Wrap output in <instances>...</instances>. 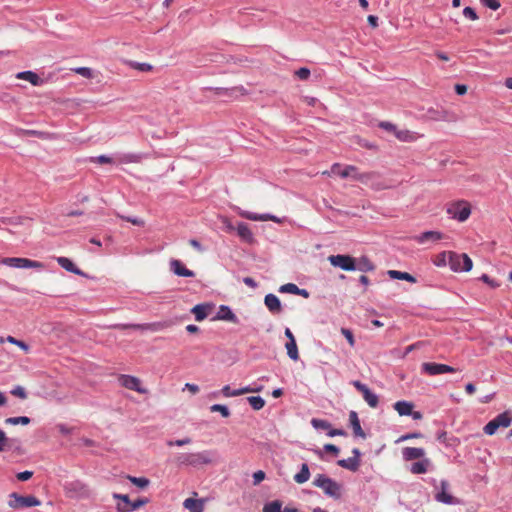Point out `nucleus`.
Wrapping results in <instances>:
<instances>
[{
  "label": "nucleus",
  "mask_w": 512,
  "mask_h": 512,
  "mask_svg": "<svg viewBox=\"0 0 512 512\" xmlns=\"http://www.w3.org/2000/svg\"><path fill=\"white\" fill-rule=\"evenodd\" d=\"M285 348L287 350V355L289 356L290 359H292L294 361L299 359V353H298L296 340L288 341L285 345Z\"/></svg>",
  "instance_id": "f704fd0d"
},
{
  "label": "nucleus",
  "mask_w": 512,
  "mask_h": 512,
  "mask_svg": "<svg viewBox=\"0 0 512 512\" xmlns=\"http://www.w3.org/2000/svg\"><path fill=\"white\" fill-rule=\"evenodd\" d=\"M120 384L130 390L137 391L139 393H145L146 390L141 387V382L137 377L131 375H121L119 377Z\"/></svg>",
  "instance_id": "2eb2a0df"
},
{
  "label": "nucleus",
  "mask_w": 512,
  "mask_h": 512,
  "mask_svg": "<svg viewBox=\"0 0 512 512\" xmlns=\"http://www.w3.org/2000/svg\"><path fill=\"white\" fill-rule=\"evenodd\" d=\"M396 138L402 142H413L417 139L416 134L407 129L404 130H395Z\"/></svg>",
  "instance_id": "2f4dec72"
},
{
  "label": "nucleus",
  "mask_w": 512,
  "mask_h": 512,
  "mask_svg": "<svg viewBox=\"0 0 512 512\" xmlns=\"http://www.w3.org/2000/svg\"><path fill=\"white\" fill-rule=\"evenodd\" d=\"M512 424V416L508 411L497 415L493 420L489 421L483 428L487 435H494L499 428H507Z\"/></svg>",
  "instance_id": "20e7f679"
},
{
  "label": "nucleus",
  "mask_w": 512,
  "mask_h": 512,
  "mask_svg": "<svg viewBox=\"0 0 512 512\" xmlns=\"http://www.w3.org/2000/svg\"><path fill=\"white\" fill-rule=\"evenodd\" d=\"M431 466V461L428 458H422L420 461L415 462L410 467V472L413 474H424Z\"/></svg>",
  "instance_id": "b1692460"
},
{
  "label": "nucleus",
  "mask_w": 512,
  "mask_h": 512,
  "mask_svg": "<svg viewBox=\"0 0 512 512\" xmlns=\"http://www.w3.org/2000/svg\"><path fill=\"white\" fill-rule=\"evenodd\" d=\"M247 401L256 411L261 410L265 406V400L261 396H250L247 398Z\"/></svg>",
  "instance_id": "e433bc0d"
},
{
  "label": "nucleus",
  "mask_w": 512,
  "mask_h": 512,
  "mask_svg": "<svg viewBox=\"0 0 512 512\" xmlns=\"http://www.w3.org/2000/svg\"><path fill=\"white\" fill-rule=\"evenodd\" d=\"M376 176L377 174L374 172L359 173L357 171L356 174H353V179L360 181L363 184H369Z\"/></svg>",
  "instance_id": "c9c22d12"
},
{
  "label": "nucleus",
  "mask_w": 512,
  "mask_h": 512,
  "mask_svg": "<svg viewBox=\"0 0 512 512\" xmlns=\"http://www.w3.org/2000/svg\"><path fill=\"white\" fill-rule=\"evenodd\" d=\"M337 464L345 469H348L350 471H357L360 466V460H357L356 458L349 457L347 459H341L337 461Z\"/></svg>",
  "instance_id": "c85d7f7f"
},
{
  "label": "nucleus",
  "mask_w": 512,
  "mask_h": 512,
  "mask_svg": "<svg viewBox=\"0 0 512 512\" xmlns=\"http://www.w3.org/2000/svg\"><path fill=\"white\" fill-rule=\"evenodd\" d=\"M236 230H237L238 236L243 241H246L248 243L253 242V240H254L253 233H252V231L250 230L249 226L246 223H244V222L238 223Z\"/></svg>",
  "instance_id": "5701e85b"
},
{
  "label": "nucleus",
  "mask_w": 512,
  "mask_h": 512,
  "mask_svg": "<svg viewBox=\"0 0 512 512\" xmlns=\"http://www.w3.org/2000/svg\"><path fill=\"white\" fill-rule=\"evenodd\" d=\"M443 233L439 231H425L419 235H415L413 240L418 244H427V243H436L437 241L443 239Z\"/></svg>",
  "instance_id": "4468645a"
},
{
  "label": "nucleus",
  "mask_w": 512,
  "mask_h": 512,
  "mask_svg": "<svg viewBox=\"0 0 512 512\" xmlns=\"http://www.w3.org/2000/svg\"><path fill=\"white\" fill-rule=\"evenodd\" d=\"M296 76L300 80H307L310 76V70L308 68H300L295 72Z\"/></svg>",
  "instance_id": "6e6d98bb"
},
{
  "label": "nucleus",
  "mask_w": 512,
  "mask_h": 512,
  "mask_svg": "<svg viewBox=\"0 0 512 512\" xmlns=\"http://www.w3.org/2000/svg\"><path fill=\"white\" fill-rule=\"evenodd\" d=\"M349 421H350V425H351V427L353 429L354 435L357 436V437L365 438L366 435H365L364 431L361 428L360 420H359L358 415H357V413L355 411H351L350 412V414H349Z\"/></svg>",
  "instance_id": "393cba45"
},
{
  "label": "nucleus",
  "mask_w": 512,
  "mask_h": 512,
  "mask_svg": "<svg viewBox=\"0 0 512 512\" xmlns=\"http://www.w3.org/2000/svg\"><path fill=\"white\" fill-rule=\"evenodd\" d=\"M264 303L267 309L273 314H278L282 310L280 299L272 293L265 296Z\"/></svg>",
  "instance_id": "a211bd4d"
},
{
  "label": "nucleus",
  "mask_w": 512,
  "mask_h": 512,
  "mask_svg": "<svg viewBox=\"0 0 512 512\" xmlns=\"http://www.w3.org/2000/svg\"><path fill=\"white\" fill-rule=\"evenodd\" d=\"M310 476L311 473L308 465L303 463L301 465L300 471L294 475L293 479L297 484H304L310 479Z\"/></svg>",
  "instance_id": "bb28decb"
},
{
  "label": "nucleus",
  "mask_w": 512,
  "mask_h": 512,
  "mask_svg": "<svg viewBox=\"0 0 512 512\" xmlns=\"http://www.w3.org/2000/svg\"><path fill=\"white\" fill-rule=\"evenodd\" d=\"M31 422L27 416L9 417L5 419V423L8 425H28Z\"/></svg>",
  "instance_id": "4c0bfd02"
},
{
  "label": "nucleus",
  "mask_w": 512,
  "mask_h": 512,
  "mask_svg": "<svg viewBox=\"0 0 512 512\" xmlns=\"http://www.w3.org/2000/svg\"><path fill=\"white\" fill-rule=\"evenodd\" d=\"M210 410L211 412H219L225 418L230 416L228 407L222 404H214L210 407Z\"/></svg>",
  "instance_id": "79ce46f5"
},
{
  "label": "nucleus",
  "mask_w": 512,
  "mask_h": 512,
  "mask_svg": "<svg viewBox=\"0 0 512 512\" xmlns=\"http://www.w3.org/2000/svg\"><path fill=\"white\" fill-rule=\"evenodd\" d=\"M330 264L344 271H354L357 269L355 259L349 255H331L328 257Z\"/></svg>",
  "instance_id": "0eeeda50"
},
{
  "label": "nucleus",
  "mask_w": 512,
  "mask_h": 512,
  "mask_svg": "<svg viewBox=\"0 0 512 512\" xmlns=\"http://www.w3.org/2000/svg\"><path fill=\"white\" fill-rule=\"evenodd\" d=\"M422 371L428 375L435 376L445 373H453L455 368L446 364H439L434 362H425L421 366Z\"/></svg>",
  "instance_id": "1a4fd4ad"
},
{
  "label": "nucleus",
  "mask_w": 512,
  "mask_h": 512,
  "mask_svg": "<svg viewBox=\"0 0 512 512\" xmlns=\"http://www.w3.org/2000/svg\"><path fill=\"white\" fill-rule=\"evenodd\" d=\"M357 266V269L361 270V271H371L374 269V266L373 264L365 257L361 258L358 265Z\"/></svg>",
  "instance_id": "37998d69"
},
{
  "label": "nucleus",
  "mask_w": 512,
  "mask_h": 512,
  "mask_svg": "<svg viewBox=\"0 0 512 512\" xmlns=\"http://www.w3.org/2000/svg\"><path fill=\"white\" fill-rule=\"evenodd\" d=\"M413 404L408 401H398L394 404V409L400 416H409L412 414Z\"/></svg>",
  "instance_id": "cd10ccee"
},
{
  "label": "nucleus",
  "mask_w": 512,
  "mask_h": 512,
  "mask_svg": "<svg viewBox=\"0 0 512 512\" xmlns=\"http://www.w3.org/2000/svg\"><path fill=\"white\" fill-rule=\"evenodd\" d=\"M191 442H192V440L189 437H186V438L178 439V440H169V441H167V445L180 447V446L190 444Z\"/></svg>",
  "instance_id": "09e8293b"
},
{
  "label": "nucleus",
  "mask_w": 512,
  "mask_h": 512,
  "mask_svg": "<svg viewBox=\"0 0 512 512\" xmlns=\"http://www.w3.org/2000/svg\"><path fill=\"white\" fill-rule=\"evenodd\" d=\"M73 71L79 75H81L84 78H92L93 77V70L89 67H77L74 68Z\"/></svg>",
  "instance_id": "a18cd8bd"
},
{
  "label": "nucleus",
  "mask_w": 512,
  "mask_h": 512,
  "mask_svg": "<svg viewBox=\"0 0 512 512\" xmlns=\"http://www.w3.org/2000/svg\"><path fill=\"white\" fill-rule=\"evenodd\" d=\"M279 291L281 293L295 294L296 292H298V286L296 284H294V283H287V284L282 285L279 288Z\"/></svg>",
  "instance_id": "de8ad7c7"
},
{
  "label": "nucleus",
  "mask_w": 512,
  "mask_h": 512,
  "mask_svg": "<svg viewBox=\"0 0 512 512\" xmlns=\"http://www.w3.org/2000/svg\"><path fill=\"white\" fill-rule=\"evenodd\" d=\"M388 275L392 279L405 280L411 283L416 282V278L408 272H402L398 270H389Z\"/></svg>",
  "instance_id": "7c9ffc66"
},
{
  "label": "nucleus",
  "mask_w": 512,
  "mask_h": 512,
  "mask_svg": "<svg viewBox=\"0 0 512 512\" xmlns=\"http://www.w3.org/2000/svg\"><path fill=\"white\" fill-rule=\"evenodd\" d=\"M480 280L491 286L492 288L499 287V283L493 279H491L487 274H483L480 277Z\"/></svg>",
  "instance_id": "680f3d73"
},
{
  "label": "nucleus",
  "mask_w": 512,
  "mask_h": 512,
  "mask_svg": "<svg viewBox=\"0 0 512 512\" xmlns=\"http://www.w3.org/2000/svg\"><path fill=\"white\" fill-rule=\"evenodd\" d=\"M139 158H140L139 155L130 153V154L123 155V157L121 158V161L125 162V163H134V162H138Z\"/></svg>",
  "instance_id": "bf43d9fd"
},
{
  "label": "nucleus",
  "mask_w": 512,
  "mask_h": 512,
  "mask_svg": "<svg viewBox=\"0 0 512 512\" xmlns=\"http://www.w3.org/2000/svg\"><path fill=\"white\" fill-rule=\"evenodd\" d=\"M133 66L139 70V71H142V72H148V71H151L152 70V66L148 63H139V62H136L133 64Z\"/></svg>",
  "instance_id": "69168bd1"
},
{
  "label": "nucleus",
  "mask_w": 512,
  "mask_h": 512,
  "mask_svg": "<svg viewBox=\"0 0 512 512\" xmlns=\"http://www.w3.org/2000/svg\"><path fill=\"white\" fill-rule=\"evenodd\" d=\"M7 342L11 343V344H14L16 346H18L19 348H21L23 351L25 352H28L29 351V346L21 341V340H18L12 336H8L6 339H5Z\"/></svg>",
  "instance_id": "49530a36"
},
{
  "label": "nucleus",
  "mask_w": 512,
  "mask_h": 512,
  "mask_svg": "<svg viewBox=\"0 0 512 512\" xmlns=\"http://www.w3.org/2000/svg\"><path fill=\"white\" fill-rule=\"evenodd\" d=\"M353 386L359 391L362 393V396L364 398V400L367 402V404L372 407V408H375L377 407L378 403H379V398L378 396L372 392L368 387L367 385L363 384L362 382L358 381V380H355L352 382Z\"/></svg>",
  "instance_id": "f8f14e48"
},
{
  "label": "nucleus",
  "mask_w": 512,
  "mask_h": 512,
  "mask_svg": "<svg viewBox=\"0 0 512 512\" xmlns=\"http://www.w3.org/2000/svg\"><path fill=\"white\" fill-rule=\"evenodd\" d=\"M447 214L452 218L459 222L466 221L470 214H471V208L468 202L464 200H459L450 203L447 206Z\"/></svg>",
  "instance_id": "f03ea898"
},
{
  "label": "nucleus",
  "mask_w": 512,
  "mask_h": 512,
  "mask_svg": "<svg viewBox=\"0 0 512 512\" xmlns=\"http://www.w3.org/2000/svg\"><path fill=\"white\" fill-rule=\"evenodd\" d=\"M237 213L239 216H241L245 219L251 220V221H273L276 223H282L281 218H279L275 215L269 214V213L257 214V213L249 212L246 210H242L240 208H238Z\"/></svg>",
  "instance_id": "ddd939ff"
},
{
  "label": "nucleus",
  "mask_w": 512,
  "mask_h": 512,
  "mask_svg": "<svg viewBox=\"0 0 512 512\" xmlns=\"http://www.w3.org/2000/svg\"><path fill=\"white\" fill-rule=\"evenodd\" d=\"M357 168L352 165L342 167L339 163H335L331 167V173L340 176L341 178H352L356 174Z\"/></svg>",
  "instance_id": "dca6fc26"
},
{
  "label": "nucleus",
  "mask_w": 512,
  "mask_h": 512,
  "mask_svg": "<svg viewBox=\"0 0 512 512\" xmlns=\"http://www.w3.org/2000/svg\"><path fill=\"white\" fill-rule=\"evenodd\" d=\"M221 393L225 397H236V396H238L237 389L232 390L229 385H225L222 388Z\"/></svg>",
  "instance_id": "052dcab7"
},
{
  "label": "nucleus",
  "mask_w": 512,
  "mask_h": 512,
  "mask_svg": "<svg viewBox=\"0 0 512 512\" xmlns=\"http://www.w3.org/2000/svg\"><path fill=\"white\" fill-rule=\"evenodd\" d=\"M57 263L66 271L71 272L73 274L84 276L83 271H81L79 268L75 266V264L67 257H57L56 258Z\"/></svg>",
  "instance_id": "aec40b11"
},
{
  "label": "nucleus",
  "mask_w": 512,
  "mask_h": 512,
  "mask_svg": "<svg viewBox=\"0 0 512 512\" xmlns=\"http://www.w3.org/2000/svg\"><path fill=\"white\" fill-rule=\"evenodd\" d=\"M0 264L11 267V268H21V269H43L44 264L39 261L31 260L28 258L21 257H6L0 260Z\"/></svg>",
  "instance_id": "7ed1b4c3"
},
{
  "label": "nucleus",
  "mask_w": 512,
  "mask_h": 512,
  "mask_svg": "<svg viewBox=\"0 0 512 512\" xmlns=\"http://www.w3.org/2000/svg\"><path fill=\"white\" fill-rule=\"evenodd\" d=\"M482 5L490 8L491 10H497L500 7L499 0H479Z\"/></svg>",
  "instance_id": "8fccbe9b"
},
{
  "label": "nucleus",
  "mask_w": 512,
  "mask_h": 512,
  "mask_svg": "<svg viewBox=\"0 0 512 512\" xmlns=\"http://www.w3.org/2000/svg\"><path fill=\"white\" fill-rule=\"evenodd\" d=\"M92 161L97 162L99 164H108L112 163V158L106 155H100L95 158H92Z\"/></svg>",
  "instance_id": "0e129e2a"
},
{
  "label": "nucleus",
  "mask_w": 512,
  "mask_h": 512,
  "mask_svg": "<svg viewBox=\"0 0 512 512\" xmlns=\"http://www.w3.org/2000/svg\"><path fill=\"white\" fill-rule=\"evenodd\" d=\"M463 15L470 20L478 19V16H477L475 10L471 7H465L463 10Z\"/></svg>",
  "instance_id": "4d7b16f0"
},
{
  "label": "nucleus",
  "mask_w": 512,
  "mask_h": 512,
  "mask_svg": "<svg viewBox=\"0 0 512 512\" xmlns=\"http://www.w3.org/2000/svg\"><path fill=\"white\" fill-rule=\"evenodd\" d=\"M402 456L405 461L422 459L425 456V450L418 447H405L402 450Z\"/></svg>",
  "instance_id": "f3484780"
},
{
  "label": "nucleus",
  "mask_w": 512,
  "mask_h": 512,
  "mask_svg": "<svg viewBox=\"0 0 512 512\" xmlns=\"http://www.w3.org/2000/svg\"><path fill=\"white\" fill-rule=\"evenodd\" d=\"M16 78L17 79H21V80H26L28 82H30L32 85L34 86H39L42 84V80L40 79V77L32 72V71H22V72H19L16 74Z\"/></svg>",
  "instance_id": "a878e982"
},
{
  "label": "nucleus",
  "mask_w": 512,
  "mask_h": 512,
  "mask_svg": "<svg viewBox=\"0 0 512 512\" xmlns=\"http://www.w3.org/2000/svg\"><path fill=\"white\" fill-rule=\"evenodd\" d=\"M183 506L190 512H203L204 501L202 499L187 498L184 500Z\"/></svg>",
  "instance_id": "4be33fe9"
},
{
  "label": "nucleus",
  "mask_w": 512,
  "mask_h": 512,
  "mask_svg": "<svg viewBox=\"0 0 512 512\" xmlns=\"http://www.w3.org/2000/svg\"><path fill=\"white\" fill-rule=\"evenodd\" d=\"M14 441V439L8 438L5 432L0 429V452L11 450Z\"/></svg>",
  "instance_id": "473e14b6"
},
{
  "label": "nucleus",
  "mask_w": 512,
  "mask_h": 512,
  "mask_svg": "<svg viewBox=\"0 0 512 512\" xmlns=\"http://www.w3.org/2000/svg\"><path fill=\"white\" fill-rule=\"evenodd\" d=\"M452 253V251H443L437 254L433 259L434 265L437 267H445L447 265L449 266L450 256Z\"/></svg>",
  "instance_id": "c756f323"
},
{
  "label": "nucleus",
  "mask_w": 512,
  "mask_h": 512,
  "mask_svg": "<svg viewBox=\"0 0 512 512\" xmlns=\"http://www.w3.org/2000/svg\"><path fill=\"white\" fill-rule=\"evenodd\" d=\"M379 127L386 130V131H389V132H392L393 134H395V130H397V127L392 124L391 122H388V121H382L379 123Z\"/></svg>",
  "instance_id": "13d9d810"
},
{
  "label": "nucleus",
  "mask_w": 512,
  "mask_h": 512,
  "mask_svg": "<svg viewBox=\"0 0 512 512\" xmlns=\"http://www.w3.org/2000/svg\"><path fill=\"white\" fill-rule=\"evenodd\" d=\"M313 485L322 489L326 496L335 500L342 497L343 486L325 474H317L313 480Z\"/></svg>",
  "instance_id": "f257e3e1"
},
{
  "label": "nucleus",
  "mask_w": 512,
  "mask_h": 512,
  "mask_svg": "<svg viewBox=\"0 0 512 512\" xmlns=\"http://www.w3.org/2000/svg\"><path fill=\"white\" fill-rule=\"evenodd\" d=\"M147 503V499H137L136 501H132V504L127 509H121L124 512H133L140 507L144 506Z\"/></svg>",
  "instance_id": "c03bdc74"
},
{
  "label": "nucleus",
  "mask_w": 512,
  "mask_h": 512,
  "mask_svg": "<svg viewBox=\"0 0 512 512\" xmlns=\"http://www.w3.org/2000/svg\"><path fill=\"white\" fill-rule=\"evenodd\" d=\"M191 453H181L177 456V461L180 465L190 466Z\"/></svg>",
  "instance_id": "603ef678"
},
{
  "label": "nucleus",
  "mask_w": 512,
  "mask_h": 512,
  "mask_svg": "<svg viewBox=\"0 0 512 512\" xmlns=\"http://www.w3.org/2000/svg\"><path fill=\"white\" fill-rule=\"evenodd\" d=\"M341 333L347 339L350 346L353 347L355 345L353 333L349 329H346V328H342Z\"/></svg>",
  "instance_id": "5fc2aeb1"
},
{
  "label": "nucleus",
  "mask_w": 512,
  "mask_h": 512,
  "mask_svg": "<svg viewBox=\"0 0 512 512\" xmlns=\"http://www.w3.org/2000/svg\"><path fill=\"white\" fill-rule=\"evenodd\" d=\"M449 267L453 272H469L473 267V262L467 254L453 252L450 256Z\"/></svg>",
  "instance_id": "39448f33"
},
{
  "label": "nucleus",
  "mask_w": 512,
  "mask_h": 512,
  "mask_svg": "<svg viewBox=\"0 0 512 512\" xmlns=\"http://www.w3.org/2000/svg\"><path fill=\"white\" fill-rule=\"evenodd\" d=\"M128 479L131 483H133L139 488H146L150 483L149 479L145 477L128 476Z\"/></svg>",
  "instance_id": "ea45409f"
},
{
  "label": "nucleus",
  "mask_w": 512,
  "mask_h": 512,
  "mask_svg": "<svg viewBox=\"0 0 512 512\" xmlns=\"http://www.w3.org/2000/svg\"><path fill=\"white\" fill-rule=\"evenodd\" d=\"M64 489L71 498H88L90 496L89 488L80 480L66 482Z\"/></svg>",
  "instance_id": "423d86ee"
},
{
  "label": "nucleus",
  "mask_w": 512,
  "mask_h": 512,
  "mask_svg": "<svg viewBox=\"0 0 512 512\" xmlns=\"http://www.w3.org/2000/svg\"><path fill=\"white\" fill-rule=\"evenodd\" d=\"M258 392H261V388H252L251 385L237 389L238 396L244 395L247 393H258Z\"/></svg>",
  "instance_id": "3c124183"
},
{
  "label": "nucleus",
  "mask_w": 512,
  "mask_h": 512,
  "mask_svg": "<svg viewBox=\"0 0 512 512\" xmlns=\"http://www.w3.org/2000/svg\"><path fill=\"white\" fill-rule=\"evenodd\" d=\"M11 394L21 399H25L27 397L26 391L22 386L14 387L11 391Z\"/></svg>",
  "instance_id": "864d4df0"
},
{
  "label": "nucleus",
  "mask_w": 512,
  "mask_h": 512,
  "mask_svg": "<svg viewBox=\"0 0 512 512\" xmlns=\"http://www.w3.org/2000/svg\"><path fill=\"white\" fill-rule=\"evenodd\" d=\"M216 319L238 323V318L235 313L226 305H221L216 315Z\"/></svg>",
  "instance_id": "412c9836"
},
{
  "label": "nucleus",
  "mask_w": 512,
  "mask_h": 512,
  "mask_svg": "<svg viewBox=\"0 0 512 512\" xmlns=\"http://www.w3.org/2000/svg\"><path fill=\"white\" fill-rule=\"evenodd\" d=\"M263 512H282V502L273 500L263 506Z\"/></svg>",
  "instance_id": "58836bf2"
},
{
  "label": "nucleus",
  "mask_w": 512,
  "mask_h": 512,
  "mask_svg": "<svg viewBox=\"0 0 512 512\" xmlns=\"http://www.w3.org/2000/svg\"><path fill=\"white\" fill-rule=\"evenodd\" d=\"M323 450L326 452L333 453L335 456H337L340 452L339 448L333 444H325L323 446Z\"/></svg>",
  "instance_id": "338daca9"
},
{
  "label": "nucleus",
  "mask_w": 512,
  "mask_h": 512,
  "mask_svg": "<svg viewBox=\"0 0 512 512\" xmlns=\"http://www.w3.org/2000/svg\"><path fill=\"white\" fill-rule=\"evenodd\" d=\"M311 424L315 429L327 430V432L329 431L331 426V424L328 421L317 418H313L311 420Z\"/></svg>",
  "instance_id": "a19ab883"
},
{
  "label": "nucleus",
  "mask_w": 512,
  "mask_h": 512,
  "mask_svg": "<svg viewBox=\"0 0 512 512\" xmlns=\"http://www.w3.org/2000/svg\"><path fill=\"white\" fill-rule=\"evenodd\" d=\"M265 479V473L262 470H258L253 473V483L254 485L259 484Z\"/></svg>",
  "instance_id": "e2e57ef3"
},
{
  "label": "nucleus",
  "mask_w": 512,
  "mask_h": 512,
  "mask_svg": "<svg viewBox=\"0 0 512 512\" xmlns=\"http://www.w3.org/2000/svg\"><path fill=\"white\" fill-rule=\"evenodd\" d=\"M214 456L215 453L209 450L191 453L190 466L199 467L202 465L211 464L214 461Z\"/></svg>",
  "instance_id": "9b49d317"
},
{
  "label": "nucleus",
  "mask_w": 512,
  "mask_h": 512,
  "mask_svg": "<svg viewBox=\"0 0 512 512\" xmlns=\"http://www.w3.org/2000/svg\"><path fill=\"white\" fill-rule=\"evenodd\" d=\"M449 483L446 480L440 482L439 487H436L435 499L438 502L452 505L458 504L459 501L455 499L451 494L448 493Z\"/></svg>",
  "instance_id": "9d476101"
},
{
  "label": "nucleus",
  "mask_w": 512,
  "mask_h": 512,
  "mask_svg": "<svg viewBox=\"0 0 512 512\" xmlns=\"http://www.w3.org/2000/svg\"><path fill=\"white\" fill-rule=\"evenodd\" d=\"M40 504V500L32 495L21 496L15 492L10 495V500L8 502L9 507L14 509L19 507H34L39 506Z\"/></svg>",
  "instance_id": "6e6552de"
},
{
  "label": "nucleus",
  "mask_w": 512,
  "mask_h": 512,
  "mask_svg": "<svg viewBox=\"0 0 512 512\" xmlns=\"http://www.w3.org/2000/svg\"><path fill=\"white\" fill-rule=\"evenodd\" d=\"M170 269L174 274L180 277H194V272L192 270L187 269L181 261L173 259L170 262Z\"/></svg>",
  "instance_id": "6ab92c4d"
},
{
  "label": "nucleus",
  "mask_w": 512,
  "mask_h": 512,
  "mask_svg": "<svg viewBox=\"0 0 512 512\" xmlns=\"http://www.w3.org/2000/svg\"><path fill=\"white\" fill-rule=\"evenodd\" d=\"M33 475V472L31 471H23L17 474V479L20 481H27L29 480Z\"/></svg>",
  "instance_id": "774afa93"
},
{
  "label": "nucleus",
  "mask_w": 512,
  "mask_h": 512,
  "mask_svg": "<svg viewBox=\"0 0 512 512\" xmlns=\"http://www.w3.org/2000/svg\"><path fill=\"white\" fill-rule=\"evenodd\" d=\"M207 306L203 304L195 305L191 312L194 314L196 321H202L204 320L208 313H207Z\"/></svg>",
  "instance_id": "72a5a7b5"
}]
</instances>
